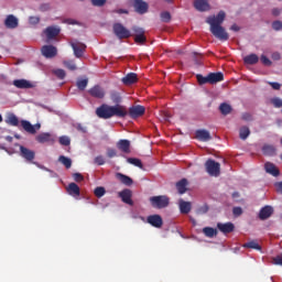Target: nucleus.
Segmentation results:
<instances>
[{
	"instance_id": "obj_1",
	"label": "nucleus",
	"mask_w": 282,
	"mask_h": 282,
	"mask_svg": "<svg viewBox=\"0 0 282 282\" xmlns=\"http://www.w3.org/2000/svg\"><path fill=\"white\" fill-rule=\"evenodd\" d=\"M226 21V12L219 11L217 15H210L206 19V23L210 25L209 30L216 39L219 41H228L230 35L226 32V29L221 26V23Z\"/></svg>"
},
{
	"instance_id": "obj_2",
	"label": "nucleus",
	"mask_w": 282,
	"mask_h": 282,
	"mask_svg": "<svg viewBox=\"0 0 282 282\" xmlns=\"http://www.w3.org/2000/svg\"><path fill=\"white\" fill-rule=\"evenodd\" d=\"M149 202L152 208H156L158 210H162V208H167L169 204H171V199L166 195L152 196L149 198Z\"/></svg>"
},
{
	"instance_id": "obj_3",
	"label": "nucleus",
	"mask_w": 282,
	"mask_h": 282,
	"mask_svg": "<svg viewBox=\"0 0 282 282\" xmlns=\"http://www.w3.org/2000/svg\"><path fill=\"white\" fill-rule=\"evenodd\" d=\"M205 169L212 177H219L221 173V164L213 159H208L205 163Z\"/></svg>"
},
{
	"instance_id": "obj_4",
	"label": "nucleus",
	"mask_w": 282,
	"mask_h": 282,
	"mask_svg": "<svg viewBox=\"0 0 282 282\" xmlns=\"http://www.w3.org/2000/svg\"><path fill=\"white\" fill-rule=\"evenodd\" d=\"M112 32H113L115 36H117V39H119L120 41H122V39H130V36H131V31H129V29L124 28V25H122V23H115L112 25Z\"/></svg>"
},
{
	"instance_id": "obj_5",
	"label": "nucleus",
	"mask_w": 282,
	"mask_h": 282,
	"mask_svg": "<svg viewBox=\"0 0 282 282\" xmlns=\"http://www.w3.org/2000/svg\"><path fill=\"white\" fill-rule=\"evenodd\" d=\"M17 147L20 149V156H22L25 162H29V164H36L34 163V160L36 159V152H34V150L19 144H17Z\"/></svg>"
},
{
	"instance_id": "obj_6",
	"label": "nucleus",
	"mask_w": 282,
	"mask_h": 282,
	"mask_svg": "<svg viewBox=\"0 0 282 282\" xmlns=\"http://www.w3.org/2000/svg\"><path fill=\"white\" fill-rule=\"evenodd\" d=\"M110 115L111 118H127V116H129V111H127V107L117 104L115 106H110Z\"/></svg>"
},
{
	"instance_id": "obj_7",
	"label": "nucleus",
	"mask_w": 282,
	"mask_h": 282,
	"mask_svg": "<svg viewBox=\"0 0 282 282\" xmlns=\"http://www.w3.org/2000/svg\"><path fill=\"white\" fill-rule=\"evenodd\" d=\"M96 116L101 120H109L111 118V106L102 104L96 109Z\"/></svg>"
},
{
	"instance_id": "obj_8",
	"label": "nucleus",
	"mask_w": 282,
	"mask_h": 282,
	"mask_svg": "<svg viewBox=\"0 0 282 282\" xmlns=\"http://www.w3.org/2000/svg\"><path fill=\"white\" fill-rule=\"evenodd\" d=\"M70 47L74 51V56L76 58H83V55L85 54V51L87 50V45L83 42H70Z\"/></svg>"
},
{
	"instance_id": "obj_9",
	"label": "nucleus",
	"mask_w": 282,
	"mask_h": 282,
	"mask_svg": "<svg viewBox=\"0 0 282 282\" xmlns=\"http://www.w3.org/2000/svg\"><path fill=\"white\" fill-rule=\"evenodd\" d=\"M273 215H274V207L270 205H265L260 209L258 217L261 221H265V219H270Z\"/></svg>"
},
{
	"instance_id": "obj_10",
	"label": "nucleus",
	"mask_w": 282,
	"mask_h": 282,
	"mask_svg": "<svg viewBox=\"0 0 282 282\" xmlns=\"http://www.w3.org/2000/svg\"><path fill=\"white\" fill-rule=\"evenodd\" d=\"M118 197H120L123 204H128V206H133V199H131V197H133V192H131V189L126 188L119 192Z\"/></svg>"
},
{
	"instance_id": "obj_11",
	"label": "nucleus",
	"mask_w": 282,
	"mask_h": 282,
	"mask_svg": "<svg viewBox=\"0 0 282 282\" xmlns=\"http://www.w3.org/2000/svg\"><path fill=\"white\" fill-rule=\"evenodd\" d=\"M147 111V108H144V106H140V105H137V106H132L129 108V116L130 118H141V116H144Z\"/></svg>"
},
{
	"instance_id": "obj_12",
	"label": "nucleus",
	"mask_w": 282,
	"mask_h": 282,
	"mask_svg": "<svg viewBox=\"0 0 282 282\" xmlns=\"http://www.w3.org/2000/svg\"><path fill=\"white\" fill-rule=\"evenodd\" d=\"M21 127L24 129V131H26V133H31V135H34L36 133V131H39V129H41V123H36L33 126V124H31L30 121L22 120Z\"/></svg>"
},
{
	"instance_id": "obj_13",
	"label": "nucleus",
	"mask_w": 282,
	"mask_h": 282,
	"mask_svg": "<svg viewBox=\"0 0 282 282\" xmlns=\"http://www.w3.org/2000/svg\"><path fill=\"white\" fill-rule=\"evenodd\" d=\"M147 221L150 224V226H153V228H161L162 226H164V220L162 219V216L158 214L148 216Z\"/></svg>"
},
{
	"instance_id": "obj_14",
	"label": "nucleus",
	"mask_w": 282,
	"mask_h": 282,
	"mask_svg": "<svg viewBox=\"0 0 282 282\" xmlns=\"http://www.w3.org/2000/svg\"><path fill=\"white\" fill-rule=\"evenodd\" d=\"M133 8L138 14H147L149 12V3L144 2V0H134Z\"/></svg>"
},
{
	"instance_id": "obj_15",
	"label": "nucleus",
	"mask_w": 282,
	"mask_h": 282,
	"mask_svg": "<svg viewBox=\"0 0 282 282\" xmlns=\"http://www.w3.org/2000/svg\"><path fill=\"white\" fill-rule=\"evenodd\" d=\"M195 138H196V140H199V142H209V140H213L210 132L205 129L196 130Z\"/></svg>"
},
{
	"instance_id": "obj_16",
	"label": "nucleus",
	"mask_w": 282,
	"mask_h": 282,
	"mask_svg": "<svg viewBox=\"0 0 282 282\" xmlns=\"http://www.w3.org/2000/svg\"><path fill=\"white\" fill-rule=\"evenodd\" d=\"M41 52L45 56V58H54V56L58 54V51L54 45H44L42 46Z\"/></svg>"
},
{
	"instance_id": "obj_17",
	"label": "nucleus",
	"mask_w": 282,
	"mask_h": 282,
	"mask_svg": "<svg viewBox=\"0 0 282 282\" xmlns=\"http://www.w3.org/2000/svg\"><path fill=\"white\" fill-rule=\"evenodd\" d=\"M47 41L56 39L61 34V28L58 26H48L44 30Z\"/></svg>"
},
{
	"instance_id": "obj_18",
	"label": "nucleus",
	"mask_w": 282,
	"mask_h": 282,
	"mask_svg": "<svg viewBox=\"0 0 282 282\" xmlns=\"http://www.w3.org/2000/svg\"><path fill=\"white\" fill-rule=\"evenodd\" d=\"M178 208L181 215H188L193 210V204L181 198L178 199Z\"/></svg>"
},
{
	"instance_id": "obj_19",
	"label": "nucleus",
	"mask_w": 282,
	"mask_h": 282,
	"mask_svg": "<svg viewBox=\"0 0 282 282\" xmlns=\"http://www.w3.org/2000/svg\"><path fill=\"white\" fill-rule=\"evenodd\" d=\"M217 228L224 235H230V232L235 231V224L232 223H218Z\"/></svg>"
},
{
	"instance_id": "obj_20",
	"label": "nucleus",
	"mask_w": 282,
	"mask_h": 282,
	"mask_svg": "<svg viewBox=\"0 0 282 282\" xmlns=\"http://www.w3.org/2000/svg\"><path fill=\"white\" fill-rule=\"evenodd\" d=\"M88 94H89L93 98H98V99L105 98V89H102V87H100L99 85H95L94 87H91V88L88 90Z\"/></svg>"
},
{
	"instance_id": "obj_21",
	"label": "nucleus",
	"mask_w": 282,
	"mask_h": 282,
	"mask_svg": "<svg viewBox=\"0 0 282 282\" xmlns=\"http://www.w3.org/2000/svg\"><path fill=\"white\" fill-rule=\"evenodd\" d=\"M117 149L121 151V153H131V141L127 139H121L117 142Z\"/></svg>"
},
{
	"instance_id": "obj_22",
	"label": "nucleus",
	"mask_w": 282,
	"mask_h": 282,
	"mask_svg": "<svg viewBox=\"0 0 282 282\" xmlns=\"http://www.w3.org/2000/svg\"><path fill=\"white\" fill-rule=\"evenodd\" d=\"M36 142L45 144L47 142H54V137L50 132H42L35 137Z\"/></svg>"
},
{
	"instance_id": "obj_23",
	"label": "nucleus",
	"mask_w": 282,
	"mask_h": 282,
	"mask_svg": "<svg viewBox=\"0 0 282 282\" xmlns=\"http://www.w3.org/2000/svg\"><path fill=\"white\" fill-rule=\"evenodd\" d=\"M194 8L198 10V12H208L210 4H208V0H195Z\"/></svg>"
},
{
	"instance_id": "obj_24",
	"label": "nucleus",
	"mask_w": 282,
	"mask_h": 282,
	"mask_svg": "<svg viewBox=\"0 0 282 282\" xmlns=\"http://www.w3.org/2000/svg\"><path fill=\"white\" fill-rule=\"evenodd\" d=\"M4 25L9 30H14V29L19 28V19H17V17H14L13 14H10L4 20Z\"/></svg>"
},
{
	"instance_id": "obj_25",
	"label": "nucleus",
	"mask_w": 282,
	"mask_h": 282,
	"mask_svg": "<svg viewBox=\"0 0 282 282\" xmlns=\"http://www.w3.org/2000/svg\"><path fill=\"white\" fill-rule=\"evenodd\" d=\"M121 83H123L127 87L131 85H135L138 83V74L129 73L123 78H121Z\"/></svg>"
},
{
	"instance_id": "obj_26",
	"label": "nucleus",
	"mask_w": 282,
	"mask_h": 282,
	"mask_svg": "<svg viewBox=\"0 0 282 282\" xmlns=\"http://www.w3.org/2000/svg\"><path fill=\"white\" fill-rule=\"evenodd\" d=\"M264 170L269 175H273V177H279V175H281V172L276 169L274 163L267 162L264 164Z\"/></svg>"
},
{
	"instance_id": "obj_27",
	"label": "nucleus",
	"mask_w": 282,
	"mask_h": 282,
	"mask_svg": "<svg viewBox=\"0 0 282 282\" xmlns=\"http://www.w3.org/2000/svg\"><path fill=\"white\" fill-rule=\"evenodd\" d=\"M14 87L18 89H32L33 85L26 79H14L13 80Z\"/></svg>"
},
{
	"instance_id": "obj_28",
	"label": "nucleus",
	"mask_w": 282,
	"mask_h": 282,
	"mask_svg": "<svg viewBox=\"0 0 282 282\" xmlns=\"http://www.w3.org/2000/svg\"><path fill=\"white\" fill-rule=\"evenodd\" d=\"M66 191L72 197H80V187L76 183L68 184Z\"/></svg>"
},
{
	"instance_id": "obj_29",
	"label": "nucleus",
	"mask_w": 282,
	"mask_h": 282,
	"mask_svg": "<svg viewBox=\"0 0 282 282\" xmlns=\"http://www.w3.org/2000/svg\"><path fill=\"white\" fill-rule=\"evenodd\" d=\"M209 85H215L217 83H221L224 80V73L218 72V73H209Z\"/></svg>"
},
{
	"instance_id": "obj_30",
	"label": "nucleus",
	"mask_w": 282,
	"mask_h": 282,
	"mask_svg": "<svg viewBox=\"0 0 282 282\" xmlns=\"http://www.w3.org/2000/svg\"><path fill=\"white\" fill-rule=\"evenodd\" d=\"M116 177L121 184H124V186H131L133 184V178L122 173H117Z\"/></svg>"
},
{
	"instance_id": "obj_31",
	"label": "nucleus",
	"mask_w": 282,
	"mask_h": 282,
	"mask_svg": "<svg viewBox=\"0 0 282 282\" xmlns=\"http://www.w3.org/2000/svg\"><path fill=\"white\" fill-rule=\"evenodd\" d=\"M188 191V180L182 178L177 182V193L178 195H184Z\"/></svg>"
},
{
	"instance_id": "obj_32",
	"label": "nucleus",
	"mask_w": 282,
	"mask_h": 282,
	"mask_svg": "<svg viewBox=\"0 0 282 282\" xmlns=\"http://www.w3.org/2000/svg\"><path fill=\"white\" fill-rule=\"evenodd\" d=\"M246 65H257L259 63V56L254 53L247 55L243 58Z\"/></svg>"
},
{
	"instance_id": "obj_33",
	"label": "nucleus",
	"mask_w": 282,
	"mask_h": 282,
	"mask_svg": "<svg viewBox=\"0 0 282 282\" xmlns=\"http://www.w3.org/2000/svg\"><path fill=\"white\" fill-rule=\"evenodd\" d=\"M7 124H11V127H19V117L14 113H9L6 119Z\"/></svg>"
},
{
	"instance_id": "obj_34",
	"label": "nucleus",
	"mask_w": 282,
	"mask_h": 282,
	"mask_svg": "<svg viewBox=\"0 0 282 282\" xmlns=\"http://www.w3.org/2000/svg\"><path fill=\"white\" fill-rule=\"evenodd\" d=\"M203 234L205 235V237H208L209 239H213V237H217L218 231H217V229H215L213 227H204L203 228Z\"/></svg>"
},
{
	"instance_id": "obj_35",
	"label": "nucleus",
	"mask_w": 282,
	"mask_h": 282,
	"mask_svg": "<svg viewBox=\"0 0 282 282\" xmlns=\"http://www.w3.org/2000/svg\"><path fill=\"white\" fill-rule=\"evenodd\" d=\"M219 111L223 116H228L229 113H232V106L229 104L223 102L219 106Z\"/></svg>"
},
{
	"instance_id": "obj_36",
	"label": "nucleus",
	"mask_w": 282,
	"mask_h": 282,
	"mask_svg": "<svg viewBox=\"0 0 282 282\" xmlns=\"http://www.w3.org/2000/svg\"><path fill=\"white\" fill-rule=\"evenodd\" d=\"M250 135V128L243 126L239 130V138L240 140H248V137Z\"/></svg>"
},
{
	"instance_id": "obj_37",
	"label": "nucleus",
	"mask_w": 282,
	"mask_h": 282,
	"mask_svg": "<svg viewBox=\"0 0 282 282\" xmlns=\"http://www.w3.org/2000/svg\"><path fill=\"white\" fill-rule=\"evenodd\" d=\"M242 248H249L251 250H261V247L257 240H251L249 242H246Z\"/></svg>"
},
{
	"instance_id": "obj_38",
	"label": "nucleus",
	"mask_w": 282,
	"mask_h": 282,
	"mask_svg": "<svg viewBox=\"0 0 282 282\" xmlns=\"http://www.w3.org/2000/svg\"><path fill=\"white\" fill-rule=\"evenodd\" d=\"M58 162H61V164H64L66 169H72V159L65 155H61L58 158Z\"/></svg>"
},
{
	"instance_id": "obj_39",
	"label": "nucleus",
	"mask_w": 282,
	"mask_h": 282,
	"mask_svg": "<svg viewBox=\"0 0 282 282\" xmlns=\"http://www.w3.org/2000/svg\"><path fill=\"white\" fill-rule=\"evenodd\" d=\"M76 85L80 91H85V89H87V85H89V79H78Z\"/></svg>"
},
{
	"instance_id": "obj_40",
	"label": "nucleus",
	"mask_w": 282,
	"mask_h": 282,
	"mask_svg": "<svg viewBox=\"0 0 282 282\" xmlns=\"http://www.w3.org/2000/svg\"><path fill=\"white\" fill-rule=\"evenodd\" d=\"M128 164H132L133 166H138V169H143L142 161L135 158H128Z\"/></svg>"
},
{
	"instance_id": "obj_41",
	"label": "nucleus",
	"mask_w": 282,
	"mask_h": 282,
	"mask_svg": "<svg viewBox=\"0 0 282 282\" xmlns=\"http://www.w3.org/2000/svg\"><path fill=\"white\" fill-rule=\"evenodd\" d=\"M110 99L112 100V102H115V105H119V102L122 101V97L120 96V93H118V91H111Z\"/></svg>"
},
{
	"instance_id": "obj_42",
	"label": "nucleus",
	"mask_w": 282,
	"mask_h": 282,
	"mask_svg": "<svg viewBox=\"0 0 282 282\" xmlns=\"http://www.w3.org/2000/svg\"><path fill=\"white\" fill-rule=\"evenodd\" d=\"M196 79H197V83L199 85H206L208 83H210V77L209 75H207L206 77H204L202 74H198L196 75Z\"/></svg>"
},
{
	"instance_id": "obj_43",
	"label": "nucleus",
	"mask_w": 282,
	"mask_h": 282,
	"mask_svg": "<svg viewBox=\"0 0 282 282\" xmlns=\"http://www.w3.org/2000/svg\"><path fill=\"white\" fill-rule=\"evenodd\" d=\"M162 23H171V13L169 11H163L160 14Z\"/></svg>"
},
{
	"instance_id": "obj_44",
	"label": "nucleus",
	"mask_w": 282,
	"mask_h": 282,
	"mask_svg": "<svg viewBox=\"0 0 282 282\" xmlns=\"http://www.w3.org/2000/svg\"><path fill=\"white\" fill-rule=\"evenodd\" d=\"M134 36V42L138 43V45H144L147 43V35H133Z\"/></svg>"
},
{
	"instance_id": "obj_45",
	"label": "nucleus",
	"mask_w": 282,
	"mask_h": 282,
	"mask_svg": "<svg viewBox=\"0 0 282 282\" xmlns=\"http://www.w3.org/2000/svg\"><path fill=\"white\" fill-rule=\"evenodd\" d=\"M262 151H263L264 155H273V153H274L276 150H275L274 147H272V145H264V147L262 148Z\"/></svg>"
},
{
	"instance_id": "obj_46",
	"label": "nucleus",
	"mask_w": 282,
	"mask_h": 282,
	"mask_svg": "<svg viewBox=\"0 0 282 282\" xmlns=\"http://www.w3.org/2000/svg\"><path fill=\"white\" fill-rule=\"evenodd\" d=\"M64 66L70 72H76L77 67L74 61H64Z\"/></svg>"
},
{
	"instance_id": "obj_47",
	"label": "nucleus",
	"mask_w": 282,
	"mask_h": 282,
	"mask_svg": "<svg viewBox=\"0 0 282 282\" xmlns=\"http://www.w3.org/2000/svg\"><path fill=\"white\" fill-rule=\"evenodd\" d=\"M59 144H62V147H69L72 140L67 135L59 137Z\"/></svg>"
},
{
	"instance_id": "obj_48",
	"label": "nucleus",
	"mask_w": 282,
	"mask_h": 282,
	"mask_svg": "<svg viewBox=\"0 0 282 282\" xmlns=\"http://www.w3.org/2000/svg\"><path fill=\"white\" fill-rule=\"evenodd\" d=\"M53 74H55L59 78V80H64V78L67 76L65 70L62 68L53 70Z\"/></svg>"
},
{
	"instance_id": "obj_49",
	"label": "nucleus",
	"mask_w": 282,
	"mask_h": 282,
	"mask_svg": "<svg viewBox=\"0 0 282 282\" xmlns=\"http://www.w3.org/2000/svg\"><path fill=\"white\" fill-rule=\"evenodd\" d=\"M95 195L100 198V197H104L105 193H107V191L105 189V187L102 186H99V187H96L95 191H94Z\"/></svg>"
},
{
	"instance_id": "obj_50",
	"label": "nucleus",
	"mask_w": 282,
	"mask_h": 282,
	"mask_svg": "<svg viewBox=\"0 0 282 282\" xmlns=\"http://www.w3.org/2000/svg\"><path fill=\"white\" fill-rule=\"evenodd\" d=\"M272 30L275 32H281L282 30V21L281 20H275L272 22Z\"/></svg>"
},
{
	"instance_id": "obj_51",
	"label": "nucleus",
	"mask_w": 282,
	"mask_h": 282,
	"mask_svg": "<svg viewBox=\"0 0 282 282\" xmlns=\"http://www.w3.org/2000/svg\"><path fill=\"white\" fill-rule=\"evenodd\" d=\"M271 104L273 105V107H275V109H281L282 99L279 97H275V98L271 99Z\"/></svg>"
},
{
	"instance_id": "obj_52",
	"label": "nucleus",
	"mask_w": 282,
	"mask_h": 282,
	"mask_svg": "<svg viewBox=\"0 0 282 282\" xmlns=\"http://www.w3.org/2000/svg\"><path fill=\"white\" fill-rule=\"evenodd\" d=\"M90 3L95 8H102V6H105V3H107V0H90Z\"/></svg>"
},
{
	"instance_id": "obj_53",
	"label": "nucleus",
	"mask_w": 282,
	"mask_h": 282,
	"mask_svg": "<svg viewBox=\"0 0 282 282\" xmlns=\"http://www.w3.org/2000/svg\"><path fill=\"white\" fill-rule=\"evenodd\" d=\"M132 32H134L133 36H140L142 34H144V29H142L140 26H133Z\"/></svg>"
},
{
	"instance_id": "obj_54",
	"label": "nucleus",
	"mask_w": 282,
	"mask_h": 282,
	"mask_svg": "<svg viewBox=\"0 0 282 282\" xmlns=\"http://www.w3.org/2000/svg\"><path fill=\"white\" fill-rule=\"evenodd\" d=\"M241 120H245V122H252L253 118L251 113L243 112L241 116Z\"/></svg>"
},
{
	"instance_id": "obj_55",
	"label": "nucleus",
	"mask_w": 282,
	"mask_h": 282,
	"mask_svg": "<svg viewBox=\"0 0 282 282\" xmlns=\"http://www.w3.org/2000/svg\"><path fill=\"white\" fill-rule=\"evenodd\" d=\"M260 61H261V63H263L267 67H270V65H272V61H270V58H268V56H265V55H261Z\"/></svg>"
},
{
	"instance_id": "obj_56",
	"label": "nucleus",
	"mask_w": 282,
	"mask_h": 282,
	"mask_svg": "<svg viewBox=\"0 0 282 282\" xmlns=\"http://www.w3.org/2000/svg\"><path fill=\"white\" fill-rule=\"evenodd\" d=\"M94 162L98 166H102L105 164V158L102 155H98V156L95 158Z\"/></svg>"
},
{
	"instance_id": "obj_57",
	"label": "nucleus",
	"mask_w": 282,
	"mask_h": 282,
	"mask_svg": "<svg viewBox=\"0 0 282 282\" xmlns=\"http://www.w3.org/2000/svg\"><path fill=\"white\" fill-rule=\"evenodd\" d=\"M41 22V18L39 17H30L29 18V23H31V25H37V23Z\"/></svg>"
},
{
	"instance_id": "obj_58",
	"label": "nucleus",
	"mask_w": 282,
	"mask_h": 282,
	"mask_svg": "<svg viewBox=\"0 0 282 282\" xmlns=\"http://www.w3.org/2000/svg\"><path fill=\"white\" fill-rule=\"evenodd\" d=\"M232 214L235 217H240V215H243V209H241V207H234Z\"/></svg>"
},
{
	"instance_id": "obj_59",
	"label": "nucleus",
	"mask_w": 282,
	"mask_h": 282,
	"mask_svg": "<svg viewBox=\"0 0 282 282\" xmlns=\"http://www.w3.org/2000/svg\"><path fill=\"white\" fill-rule=\"evenodd\" d=\"M118 155V152L115 149L108 148L107 149V156L108 158H116Z\"/></svg>"
},
{
	"instance_id": "obj_60",
	"label": "nucleus",
	"mask_w": 282,
	"mask_h": 282,
	"mask_svg": "<svg viewBox=\"0 0 282 282\" xmlns=\"http://www.w3.org/2000/svg\"><path fill=\"white\" fill-rule=\"evenodd\" d=\"M273 263L275 265H282V253H280L275 258H273Z\"/></svg>"
},
{
	"instance_id": "obj_61",
	"label": "nucleus",
	"mask_w": 282,
	"mask_h": 282,
	"mask_svg": "<svg viewBox=\"0 0 282 282\" xmlns=\"http://www.w3.org/2000/svg\"><path fill=\"white\" fill-rule=\"evenodd\" d=\"M73 180H75L76 182H83V180H85V176H83V174L80 173H74Z\"/></svg>"
},
{
	"instance_id": "obj_62",
	"label": "nucleus",
	"mask_w": 282,
	"mask_h": 282,
	"mask_svg": "<svg viewBox=\"0 0 282 282\" xmlns=\"http://www.w3.org/2000/svg\"><path fill=\"white\" fill-rule=\"evenodd\" d=\"M269 85L272 87V89H275V90L281 89V84H279L276 82H271V83H269Z\"/></svg>"
},
{
	"instance_id": "obj_63",
	"label": "nucleus",
	"mask_w": 282,
	"mask_h": 282,
	"mask_svg": "<svg viewBox=\"0 0 282 282\" xmlns=\"http://www.w3.org/2000/svg\"><path fill=\"white\" fill-rule=\"evenodd\" d=\"M271 58H272L273 61H281V53H279V52L273 53V54L271 55Z\"/></svg>"
},
{
	"instance_id": "obj_64",
	"label": "nucleus",
	"mask_w": 282,
	"mask_h": 282,
	"mask_svg": "<svg viewBox=\"0 0 282 282\" xmlns=\"http://www.w3.org/2000/svg\"><path fill=\"white\" fill-rule=\"evenodd\" d=\"M278 192L282 194V182L275 184Z\"/></svg>"
}]
</instances>
